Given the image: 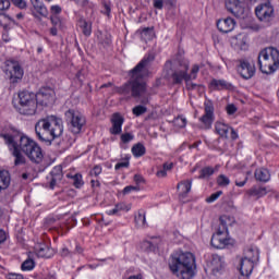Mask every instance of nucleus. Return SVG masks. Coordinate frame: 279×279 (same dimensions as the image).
<instances>
[{
  "label": "nucleus",
  "instance_id": "obj_37",
  "mask_svg": "<svg viewBox=\"0 0 279 279\" xmlns=\"http://www.w3.org/2000/svg\"><path fill=\"white\" fill-rule=\"evenodd\" d=\"M81 29L84 34V36H90V34H93V26L90 25V23L86 22V21H81Z\"/></svg>",
  "mask_w": 279,
  "mask_h": 279
},
{
  "label": "nucleus",
  "instance_id": "obj_28",
  "mask_svg": "<svg viewBox=\"0 0 279 279\" xmlns=\"http://www.w3.org/2000/svg\"><path fill=\"white\" fill-rule=\"evenodd\" d=\"M211 265H213V271L216 274H219L223 267H226V263H223V258L219 255H214L211 259Z\"/></svg>",
  "mask_w": 279,
  "mask_h": 279
},
{
  "label": "nucleus",
  "instance_id": "obj_55",
  "mask_svg": "<svg viewBox=\"0 0 279 279\" xmlns=\"http://www.w3.org/2000/svg\"><path fill=\"white\" fill-rule=\"evenodd\" d=\"M134 182H135L136 184H143V182H145V179H144L143 175H141V174H135V175H134Z\"/></svg>",
  "mask_w": 279,
  "mask_h": 279
},
{
  "label": "nucleus",
  "instance_id": "obj_49",
  "mask_svg": "<svg viewBox=\"0 0 279 279\" xmlns=\"http://www.w3.org/2000/svg\"><path fill=\"white\" fill-rule=\"evenodd\" d=\"M128 167H130V161L125 160V161L118 162L114 169L116 171H119V169H128Z\"/></svg>",
  "mask_w": 279,
  "mask_h": 279
},
{
  "label": "nucleus",
  "instance_id": "obj_22",
  "mask_svg": "<svg viewBox=\"0 0 279 279\" xmlns=\"http://www.w3.org/2000/svg\"><path fill=\"white\" fill-rule=\"evenodd\" d=\"M210 86L214 90H232L233 86L226 80L214 78L210 82Z\"/></svg>",
  "mask_w": 279,
  "mask_h": 279
},
{
  "label": "nucleus",
  "instance_id": "obj_12",
  "mask_svg": "<svg viewBox=\"0 0 279 279\" xmlns=\"http://www.w3.org/2000/svg\"><path fill=\"white\" fill-rule=\"evenodd\" d=\"M199 122L203 123L205 130L213 128V123H215V105L213 100L204 102V114L199 118Z\"/></svg>",
  "mask_w": 279,
  "mask_h": 279
},
{
  "label": "nucleus",
  "instance_id": "obj_5",
  "mask_svg": "<svg viewBox=\"0 0 279 279\" xmlns=\"http://www.w3.org/2000/svg\"><path fill=\"white\" fill-rule=\"evenodd\" d=\"M257 64L259 71L266 75L276 73L279 69V51L274 47L263 49L258 54Z\"/></svg>",
  "mask_w": 279,
  "mask_h": 279
},
{
  "label": "nucleus",
  "instance_id": "obj_50",
  "mask_svg": "<svg viewBox=\"0 0 279 279\" xmlns=\"http://www.w3.org/2000/svg\"><path fill=\"white\" fill-rule=\"evenodd\" d=\"M50 21H51L52 27H60L62 25V22L58 16H51Z\"/></svg>",
  "mask_w": 279,
  "mask_h": 279
},
{
  "label": "nucleus",
  "instance_id": "obj_64",
  "mask_svg": "<svg viewBox=\"0 0 279 279\" xmlns=\"http://www.w3.org/2000/svg\"><path fill=\"white\" fill-rule=\"evenodd\" d=\"M61 256H71V252L69 251V248L66 247L62 248Z\"/></svg>",
  "mask_w": 279,
  "mask_h": 279
},
{
  "label": "nucleus",
  "instance_id": "obj_43",
  "mask_svg": "<svg viewBox=\"0 0 279 279\" xmlns=\"http://www.w3.org/2000/svg\"><path fill=\"white\" fill-rule=\"evenodd\" d=\"M221 195H223L222 191H218V192L211 194L209 197L206 198L207 204H213V202H217V199H219V197H221Z\"/></svg>",
  "mask_w": 279,
  "mask_h": 279
},
{
  "label": "nucleus",
  "instance_id": "obj_56",
  "mask_svg": "<svg viewBox=\"0 0 279 279\" xmlns=\"http://www.w3.org/2000/svg\"><path fill=\"white\" fill-rule=\"evenodd\" d=\"M5 241H8V234L2 229H0V244L5 243Z\"/></svg>",
  "mask_w": 279,
  "mask_h": 279
},
{
  "label": "nucleus",
  "instance_id": "obj_23",
  "mask_svg": "<svg viewBox=\"0 0 279 279\" xmlns=\"http://www.w3.org/2000/svg\"><path fill=\"white\" fill-rule=\"evenodd\" d=\"M246 195H248V197L260 199V197H265V195H267V187L254 185L246 192Z\"/></svg>",
  "mask_w": 279,
  "mask_h": 279
},
{
  "label": "nucleus",
  "instance_id": "obj_41",
  "mask_svg": "<svg viewBox=\"0 0 279 279\" xmlns=\"http://www.w3.org/2000/svg\"><path fill=\"white\" fill-rule=\"evenodd\" d=\"M217 184H218V186H229L230 179L228 177H226V174H220L217 178Z\"/></svg>",
  "mask_w": 279,
  "mask_h": 279
},
{
  "label": "nucleus",
  "instance_id": "obj_44",
  "mask_svg": "<svg viewBox=\"0 0 279 279\" xmlns=\"http://www.w3.org/2000/svg\"><path fill=\"white\" fill-rule=\"evenodd\" d=\"M120 138L122 143L128 144V143H131V141H134V134L123 133Z\"/></svg>",
  "mask_w": 279,
  "mask_h": 279
},
{
  "label": "nucleus",
  "instance_id": "obj_14",
  "mask_svg": "<svg viewBox=\"0 0 279 279\" xmlns=\"http://www.w3.org/2000/svg\"><path fill=\"white\" fill-rule=\"evenodd\" d=\"M238 71L243 80H252L256 73V66L247 60H240Z\"/></svg>",
  "mask_w": 279,
  "mask_h": 279
},
{
  "label": "nucleus",
  "instance_id": "obj_30",
  "mask_svg": "<svg viewBox=\"0 0 279 279\" xmlns=\"http://www.w3.org/2000/svg\"><path fill=\"white\" fill-rule=\"evenodd\" d=\"M33 8L39 16H44V19H47L49 16V10H47V7L43 2H36L33 4Z\"/></svg>",
  "mask_w": 279,
  "mask_h": 279
},
{
  "label": "nucleus",
  "instance_id": "obj_51",
  "mask_svg": "<svg viewBox=\"0 0 279 279\" xmlns=\"http://www.w3.org/2000/svg\"><path fill=\"white\" fill-rule=\"evenodd\" d=\"M51 14H61L62 13V7L54 4L50 7Z\"/></svg>",
  "mask_w": 279,
  "mask_h": 279
},
{
  "label": "nucleus",
  "instance_id": "obj_3",
  "mask_svg": "<svg viewBox=\"0 0 279 279\" xmlns=\"http://www.w3.org/2000/svg\"><path fill=\"white\" fill-rule=\"evenodd\" d=\"M35 134L41 143L51 145L56 138L64 134V124L62 119L56 116H47L35 124Z\"/></svg>",
  "mask_w": 279,
  "mask_h": 279
},
{
  "label": "nucleus",
  "instance_id": "obj_25",
  "mask_svg": "<svg viewBox=\"0 0 279 279\" xmlns=\"http://www.w3.org/2000/svg\"><path fill=\"white\" fill-rule=\"evenodd\" d=\"M37 256L39 258H51L53 256L54 252L53 248H50L46 244H39L36 246Z\"/></svg>",
  "mask_w": 279,
  "mask_h": 279
},
{
  "label": "nucleus",
  "instance_id": "obj_53",
  "mask_svg": "<svg viewBox=\"0 0 279 279\" xmlns=\"http://www.w3.org/2000/svg\"><path fill=\"white\" fill-rule=\"evenodd\" d=\"M118 208V211L121 213V210H125V213L130 211V206L125 205L124 203H119L116 205Z\"/></svg>",
  "mask_w": 279,
  "mask_h": 279
},
{
  "label": "nucleus",
  "instance_id": "obj_4",
  "mask_svg": "<svg viewBox=\"0 0 279 279\" xmlns=\"http://www.w3.org/2000/svg\"><path fill=\"white\" fill-rule=\"evenodd\" d=\"M195 255L191 252L174 253L169 259V269L180 279H193L195 277Z\"/></svg>",
  "mask_w": 279,
  "mask_h": 279
},
{
  "label": "nucleus",
  "instance_id": "obj_48",
  "mask_svg": "<svg viewBox=\"0 0 279 279\" xmlns=\"http://www.w3.org/2000/svg\"><path fill=\"white\" fill-rule=\"evenodd\" d=\"M101 166H95L93 170H90L89 175H95V178H97L98 175H101Z\"/></svg>",
  "mask_w": 279,
  "mask_h": 279
},
{
  "label": "nucleus",
  "instance_id": "obj_62",
  "mask_svg": "<svg viewBox=\"0 0 279 279\" xmlns=\"http://www.w3.org/2000/svg\"><path fill=\"white\" fill-rule=\"evenodd\" d=\"M82 77H84V70H80L76 73V80H78L80 82H82Z\"/></svg>",
  "mask_w": 279,
  "mask_h": 279
},
{
  "label": "nucleus",
  "instance_id": "obj_13",
  "mask_svg": "<svg viewBox=\"0 0 279 279\" xmlns=\"http://www.w3.org/2000/svg\"><path fill=\"white\" fill-rule=\"evenodd\" d=\"M35 95L37 105L49 106V104H53L56 93L50 87H43L39 93Z\"/></svg>",
  "mask_w": 279,
  "mask_h": 279
},
{
  "label": "nucleus",
  "instance_id": "obj_1",
  "mask_svg": "<svg viewBox=\"0 0 279 279\" xmlns=\"http://www.w3.org/2000/svg\"><path fill=\"white\" fill-rule=\"evenodd\" d=\"M154 54H148L140 61V63L130 71V80L117 87L116 93L122 95L125 99H140L143 106L149 104V92L147 90V83L143 80L149 75V66L154 62Z\"/></svg>",
  "mask_w": 279,
  "mask_h": 279
},
{
  "label": "nucleus",
  "instance_id": "obj_32",
  "mask_svg": "<svg viewBox=\"0 0 279 279\" xmlns=\"http://www.w3.org/2000/svg\"><path fill=\"white\" fill-rule=\"evenodd\" d=\"M145 146L141 143L138 144H135L133 147H132V154L133 156H135V158H141V156H145Z\"/></svg>",
  "mask_w": 279,
  "mask_h": 279
},
{
  "label": "nucleus",
  "instance_id": "obj_46",
  "mask_svg": "<svg viewBox=\"0 0 279 279\" xmlns=\"http://www.w3.org/2000/svg\"><path fill=\"white\" fill-rule=\"evenodd\" d=\"M13 4H15L16 8H20V10H25L27 8V2L25 0H11Z\"/></svg>",
  "mask_w": 279,
  "mask_h": 279
},
{
  "label": "nucleus",
  "instance_id": "obj_52",
  "mask_svg": "<svg viewBox=\"0 0 279 279\" xmlns=\"http://www.w3.org/2000/svg\"><path fill=\"white\" fill-rule=\"evenodd\" d=\"M10 10V0H0V11Z\"/></svg>",
  "mask_w": 279,
  "mask_h": 279
},
{
  "label": "nucleus",
  "instance_id": "obj_59",
  "mask_svg": "<svg viewBox=\"0 0 279 279\" xmlns=\"http://www.w3.org/2000/svg\"><path fill=\"white\" fill-rule=\"evenodd\" d=\"M162 169L167 171H171L173 169V162H165Z\"/></svg>",
  "mask_w": 279,
  "mask_h": 279
},
{
  "label": "nucleus",
  "instance_id": "obj_35",
  "mask_svg": "<svg viewBox=\"0 0 279 279\" xmlns=\"http://www.w3.org/2000/svg\"><path fill=\"white\" fill-rule=\"evenodd\" d=\"M51 175H52V178H51V181H50V189H53L57 184V179L56 178H58V177L61 178V175H62V168H60V167L54 168L51 171Z\"/></svg>",
  "mask_w": 279,
  "mask_h": 279
},
{
  "label": "nucleus",
  "instance_id": "obj_38",
  "mask_svg": "<svg viewBox=\"0 0 279 279\" xmlns=\"http://www.w3.org/2000/svg\"><path fill=\"white\" fill-rule=\"evenodd\" d=\"M112 12V3L110 1H102L101 14L108 16L110 19V14Z\"/></svg>",
  "mask_w": 279,
  "mask_h": 279
},
{
  "label": "nucleus",
  "instance_id": "obj_29",
  "mask_svg": "<svg viewBox=\"0 0 279 279\" xmlns=\"http://www.w3.org/2000/svg\"><path fill=\"white\" fill-rule=\"evenodd\" d=\"M244 258L245 260H250L251 263H257L259 258L258 248H248L244 252Z\"/></svg>",
  "mask_w": 279,
  "mask_h": 279
},
{
  "label": "nucleus",
  "instance_id": "obj_21",
  "mask_svg": "<svg viewBox=\"0 0 279 279\" xmlns=\"http://www.w3.org/2000/svg\"><path fill=\"white\" fill-rule=\"evenodd\" d=\"M10 184H12V174L5 169H0V193L10 189Z\"/></svg>",
  "mask_w": 279,
  "mask_h": 279
},
{
  "label": "nucleus",
  "instance_id": "obj_36",
  "mask_svg": "<svg viewBox=\"0 0 279 279\" xmlns=\"http://www.w3.org/2000/svg\"><path fill=\"white\" fill-rule=\"evenodd\" d=\"M34 267H36V262H34V259H32V258H28L23 262L21 269H22V271H32V269H34Z\"/></svg>",
  "mask_w": 279,
  "mask_h": 279
},
{
  "label": "nucleus",
  "instance_id": "obj_42",
  "mask_svg": "<svg viewBox=\"0 0 279 279\" xmlns=\"http://www.w3.org/2000/svg\"><path fill=\"white\" fill-rule=\"evenodd\" d=\"M173 124L175 125V128H186V118L177 117L173 120Z\"/></svg>",
  "mask_w": 279,
  "mask_h": 279
},
{
  "label": "nucleus",
  "instance_id": "obj_20",
  "mask_svg": "<svg viewBox=\"0 0 279 279\" xmlns=\"http://www.w3.org/2000/svg\"><path fill=\"white\" fill-rule=\"evenodd\" d=\"M254 265H256L255 262L242 258L240 264L241 276L244 278H250V276H252V271H254Z\"/></svg>",
  "mask_w": 279,
  "mask_h": 279
},
{
  "label": "nucleus",
  "instance_id": "obj_60",
  "mask_svg": "<svg viewBox=\"0 0 279 279\" xmlns=\"http://www.w3.org/2000/svg\"><path fill=\"white\" fill-rule=\"evenodd\" d=\"M245 184H247V177H245L243 181L235 180V186H239L240 189L245 186Z\"/></svg>",
  "mask_w": 279,
  "mask_h": 279
},
{
  "label": "nucleus",
  "instance_id": "obj_10",
  "mask_svg": "<svg viewBox=\"0 0 279 279\" xmlns=\"http://www.w3.org/2000/svg\"><path fill=\"white\" fill-rule=\"evenodd\" d=\"M5 76L8 77L10 84H19L21 80H23V75H25V72L23 71V68L21 66V63L14 60H8L5 62Z\"/></svg>",
  "mask_w": 279,
  "mask_h": 279
},
{
  "label": "nucleus",
  "instance_id": "obj_54",
  "mask_svg": "<svg viewBox=\"0 0 279 279\" xmlns=\"http://www.w3.org/2000/svg\"><path fill=\"white\" fill-rule=\"evenodd\" d=\"M163 7L165 0H154V8H156V10H162Z\"/></svg>",
  "mask_w": 279,
  "mask_h": 279
},
{
  "label": "nucleus",
  "instance_id": "obj_2",
  "mask_svg": "<svg viewBox=\"0 0 279 279\" xmlns=\"http://www.w3.org/2000/svg\"><path fill=\"white\" fill-rule=\"evenodd\" d=\"M190 66L191 63L186 59L175 62L167 61L165 64L167 77L173 86H182L183 82H185L189 90H199V84L193 83V80H197L199 65L193 64L189 73Z\"/></svg>",
  "mask_w": 279,
  "mask_h": 279
},
{
  "label": "nucleus",
  "instance_id": "obj_6",
  "mask_svg": "<svg viewBox=\"0 0 279 279\" xmlns=\"http://www.w3.org/2000/svg\"><path fill=\"white\" fill-rule=\"evenodd\" d=\"M20 149L34 165H40L45 158L40 145L25 135L20 136Z\"/></svg>",
  "mask_w": 279,
  "mask_h": 279
},
{
  "label": "nucleus",
  "instance_id": "obj_15",
  "mask_svg": "<svg viewBox=\"0 0 279 279\" xmlns=\"http://www.w3.org/2000/svg\"><path fill=\"white\" fill-rule=\"evenodd\" d=\"M216 133L220 135V138H228V133L231 132V140L236 141L239 138V133L234 131L230 125L226 124L225 122L217 121L215 124Z\"/></svg>",
  "mask_w": 279,
  "mask_h": 279
},
{
  "label": "nucleus",
  "instance_id": "obj_39",
  "mask_svg": "<svg viewBox=\"0 0 279 279\" xmlns=\"http://www.w3.org/2000/svg\"><path fill=\"white\" fill-rule=\"evenodd\" d=\"M132 112L135 117H143V114H145V112H147V107H145L143 105L135 106L132 109Z\"/></svg>",
  "mask_w": 279,
  "mask_h": 279
},
{
  "label": "nucleus",
  "instance_id": "obj_58",
  "mask_svg": "<svg viewBox=\"0 0 279 279\" xmlns=\"http://www.w3.org/2000/svg\"><path fill=\"white\" fill-rule=\"evenodd\" d=\"M8 278H9V279H23V275H21V274H15V272H10V274L8 275Z\"/></svg>",
  "mask_w": 279,
  "mask_h": 279
},
{
  "label": "nucleus",
  "instance_id": "obj_34",
  "mask_svg": "<svg viewBox=\"0 0 279 279\" xmlns=\"http://www.w3.org/2000/svg\"><path fill=\"white\" fill-rule=\"evenodd\" d=\"M215 174V168L213 167H205L201 170V174L198 175L199 180H208L210 175Z\"/></svg>",
  "mask_w": 279,
  "mask_h": 279
},
{
  "label": "nucleus",
  "instance_id": "obj_57",
  "mask_svg": "<svg viewBox=\"0 0 279 279\" xmlns=\"http://www.w3.org/2000/svg\"><path fill=\"white\" fill-rule=\"evenodd\" d=\"M227 112H228V114H234V112H236V106L228 105L227 106Z\"/></svg>",
  "mask_w": 279,
  "mask_h": 279
},
{
  "label": "nucleus",
  "instance_id": "obj_19",
  "mask_svg": "<svg viewBox=\"0 0 279 279\" xmlns=\"http://www.w3.org/2000/svg\"><path fill=\"white\" fill-rule=\"evenodd\" d=\"M235 25L236 22H234L232 17H227L217 22V27L219 32H222V34H229V32H232V29H234Z\"/></svg>",
  "mask_w": 279,
  "mask_h": 279
},
{
  "label": "nucleus",
  "instance_id": "obj_27",
  "mask_svg": "<svg viewBox=\"0 0 279 279\" xmlns=\"http://www.w3.org/2000/svg\"><path fill=\"white\" fill-rule=\"evenodd\" d=\"M191 186H193V180H185V181H181L177 185V189L178 191H181L182 197H186V195L191 193Z\"/></svg>",
  "mask_w": 279,
  "mask_h": 279
},
{
  "label": "nucleus",
  "instance_id": "obj_18",
  "mask_svg": "<svg viewBox=\"0 0 279 279\" xmlns=\"http://www.w3.org/2000/svg\"><path fill=\"white\" fill-rule=\"evenodd\" d=\"M123 123H125V119L121 113H113L111 117L110 134L119 135L122 132Z\"/></svg>",
  "mask_w": 279,
  "mask_h": 279
},
{
  "label": "nucleus",
  "instance_id": "obj_24",
  "mask_svg": "<svg viewBox=\"0 0 279 279\" xmlns=\"http://www.w3.org/2000/svg\"><path fill=\"white\" fill-rule=\"evenodd\" d=\"M160 245V238H153L142 242L141 248L144 252H156V248Z\"/></svg>",
  "mask_w": 279,
  "mask_h": 279
},
{
  "label": "nucleus",
  "instance_id": "obj_11",
  "mask_svg": "<svg viewBox=\"0 0 279 279\" xmlns=\"http://www.w3.org/2000/svg\"><path fill=\"white\" fill-rule=\"evenodd\" d=\"M255 14L262 23H271L275 17V10L271 2L266 1L255 8Z\"/></svg>",
  "mask_w": 279,
  "mask_h": 279
},
{
  "label": "nucleus",
  "instance_id": "obj_33",
  "mask_svg": "<svg viewBox=\"0 0 279 279\" xmlns=\"http://www.w3.org/2000/svg\"><path fill=\"white\" fill-rule=\"evenodd\" d=\"M135 223L137 228H145V225L147 223L145 218V211L140 210L137 215H135Z\"/></svg>",
  "mask_w": 279,
  "mask_h": 279
},
{
  "label": "nucleus",
  "instance_id": "obj_7",
  "mask_svg": "<svg viewBox=\"0 0 279 279\" xmlns=\"http://www.w3.org/2000/svg\"><path fill=\"white\" fill-rule=\"evenodd\" d=\"M17 99L19 105L16 108L20 114H25L27 117L36 114L38 108L36 94L29 90H22L17 94Z\"/></svg>",
  "mask_w": 279,
  "mask_h": 279
},
{
  "label": "nucleus",
  "instance_id": "obj_31",
  "mask_svg": "<svg viewBox=\"0 0 279 279\" xmlns=\"http://www.w3.org/2000/svg\"><path fill=\"white\" fill-rule=\"evenodd\" d=\"M219 221H220V226L222 227V232L223 230L228 232V226H231L232 223H234V218L228 215H222L220 216Z\"/></svg>",
  "mask_w": 279,
  "mask_h": 279
},
{
  "label": "nucleus",
  "instance_id": "obj_17",
  "mask_svg": "<svg viewBox=\"0 0 279 279\" xmlns=\"http://www.w3.org/2000/svg\"><path fill=\"white\" fill-rule=\"evenodd\" d=\"M226 8L233 16L241 17L245 13V9L239 0H226Z\"/></svg>",
  "mask_w": 279,
  "mask_h": 279
},
{
  "label": "nucleus",
  "instance_id": "obj_45",
  "mask_svg": "<svg viewBox=\"0 0 279 279\" xmlns=\"http://www.w3.org/2000/svg\"><path fill=\"white\" fill-rule=\"evenodd\" d=\"M8 21H13L12 17L10 15H7L4 13H0V25L2 27H5Z\"/></svg>",
  "mask_w": 279,
  "mask_h": 279
},
{
  "label": "nucleus",
  "instance_id": "obj_47",
  "mask_svg": "<svg viewBox=\"0 0 279 279\" xmlns=\"http://www.w3.org/2000/svg\"><path fill=\"white\" fill-rule=\"evenodd\" d=\"M132 191H141L140 186H134V185H128L123 189V195H130Z\"/></svg>",
  "mask_w": 279,
  "mask_h": 279
},
{
  "label": "nucleus",
  "instance_id": "obj_63",
  "mask_svg": "<svg viewBox=\"0 0 279 279\" xmlns=\"http://www.w3.org/2000/svg\"><path fill=\"white\" fill-rule=\"evenodd\" d=\"M107 215H119V209L117 208V206H114L113 209L107 211Z\"/></svg>",
  "mask_w": 279,
  "mask_h": 279
},
{
  "label": "nucleus",
  "instance_id": "obj_26",
  "mask_svg": "<svg viewBox=\"0 0 279 279\" xmlns=\"http://www.w3.org/2000/svg\"><path fill=\"white\" fill-rule=\"evenodd\" d=\"M254 177L257 182H269V180H271V174L269 173V170L265 168L256 169Z\"/></svg>",
  "mask_w": 279,
  "mask_h": 279
},
{
  "label": "nucleus",
  "instance_id": "obj_16",
  "mask_svg": "<svg viewBox=\"0 0 279 279\" xmlns=\"http://www.w3.org/2000/svg\"><path fill=\"white\" fill-rule=\"evenodd\" d=\"M211 246L216 250H223L227 245H230V239L226 238L223 235V231L221 230V227L218 229V231L211 236Z\"/></svg>",
  "mask_w": 279,
  "mask_h": 279
},
{
  "label": "nucleus",
  "instance_id": "obj_9",
  "mask_svg": "<svg viewBox=\"0 0 279 279\" xmlns=\"http://www.w3.org/2000/svg\"><path fill=\"white\" fill-rule=\"evenodd\" d=\"M2 138H4L7 145H9L12 156L14 158V166L21 167L23 165H26L27 158H25V155H23V150H21V141L19 143L14 142V136L10 134H2Z\"/></svg>",
  "mask_w": 279,
  "mask_h": 279
},
{
  "label": "nucleus",
  "instance_id": "obj_40",
  "mask_svg": "<svg viewBox=\"0 0 279 279\" xmlns=\"http://www.w3.org/2000/svg\"><path fill=\"white\" fill-rule=\"evenodd\" d=\"M73 185L75 189H82L84 186V180L82 179V174L76 173L72 177Z\"/></svg>",
  "mask_w": 279,
  "mask_h": 279
},
{
  "label": "nucleus",
  "instance_id": "obj_61",
  "mask_svg": "<svg viewBox=\"0 0 279 279\" xmlns=\"http://www.w3.org/2000/svg\"><path fill=\"white\" fill-rule=\"evenodd\" d=\"M157 178H167V172L162 168L161 170H158L156 173Z\"/></svg>",
  "mask_w": 279,
  "mask_h": 279
},
{
  "label": "nucleus",
  "instance_id": "obj_8",
  "mask_svg": "<svg viewBox=\"0 0 279 279\" xmlns=\"http://www.w3.org/2000/svg\"><path fill=\"white\" fill-rule=\"evenodd\" d=\"M65 121L72 134H80L82 128L86 125V118L80 111L73 109L65 111Z\"/></svg>",
  "mask_w": 279,
  "mask_h": 279
}]
</instances>
